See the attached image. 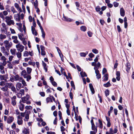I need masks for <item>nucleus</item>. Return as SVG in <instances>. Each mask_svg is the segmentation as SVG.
Returning a JSON list of instances; mask_svg holds the SVG:
<instances>
[{"mask_svg": "<svg viewBox=\"0 0 134 134\" xmlns=\"http://www.w3.org/2000/svg\"><path fill=\"white\" fill-rule=\"evenodd\" d=\"M1 26L2 27L1 29V32L3 34H7L8 27L5 24L3 23H2Z\"/></svg>", "mask_w": 134, "mask_h": 134, "instance_id": "f257e3e1", "label": "nucleus"}, {"mask_svg": "<svg viewBox=\"0 0 134 134\" xmlns=\"http://www.w3.org/2000/svg\"><path fill=\"white\" fill-rule=\"evenodd\" d=\"M4 43L5 44V47L6 49L8 50L9 48L12 45V44L11 42H9V41L5 40L4 41Z\"/></svg>", "mask_w": 134, "mask_h": 134, "instance_id": "f03ea898", "label": "nucleus"}, {"mask_svg": "<svg viewBox=\"0 0 134 134\" xmlns=\"http://www.w3.org/2000/svg\"><path fill=\"white\" fill-rule=\"evenodd\" d=\"M16 47L18 51L20 52H22L24 49V46L20 43H19L16 46Z\"/></svg>", "mask_w": 134, "mask_h": 134, "instance_id": "7ed1b4c3", "label": "nucleus"}, {"mask_svg": "<svg viewBox=\"0 0 134 134\" xmlns=\"http://www.w3.org/2000/svg\"><path fill=\"white\" fill-rule=\"evenodd\" d=\"M17 123L19 125H22L23 124V118L20 115H18L17 117Z\"/></svg>", "mask_w": 134, "mask_h": 134, "instance_id": "20e7f679", "label": "nucleus"}, {"mask_svg": "<svg viewBox=\"0 0 134 134\" xmlns=\"http://www.w3.org/2000/svg\"><path fill=\"white\" fill-rule=\"evenodd\" d=\"M62 20L65 21L67 22H70L73 21L74 20L72 19L68 18V17L64 16V14H63V17Z\"/></svg>", "mask_w": 134, "mask_h": 134, "instance_id": "39448f33", "label": "nucleus"}, {"mask_svg": "<svg viewBox=\"0 0 134 134\" xmlns=\"http://www.w3.org/2000/svg\"><path fill=\"white\" fill-rule=\"evenodd\" d=\"M96 66L94 67V69L95 70V72L96 74V76L97 79H98L101 77V75L99 73L98 68L96 69Z\"/></svg>", "mask_w": 134, "mask_h": 134, "instance_id": "423d86ee", "label": "nucleus"}, {"mask_svg": "<svg viewBox=\"0 0 134 134\" xmlns=\"http://www.w3.org/2000/svg\"><path fill=\"white\" fill-rule=\"evenodd\" d=\"M21 102L23 103H26V102L29 99V95L27 94L26 97H22L21 98Z\"/></svg>", "mask_w": 134, "mask_h": 134, "instance_id": "0eeeda50", "label": "nucleus"}, {"mask_svg": "<svg viewBox=\"0 0 134 134\" xmlns=\"http://www.w3.org/2000/svg\"><path fill=\"white\" fill-rule=\"evenodd\" d=\"M8 79V75H0V80H4L7 82V80Z\"/></svg>", "mask_w": 134, "mask_h": 134, "instance_id": "6e6552de", "label": "nucleus"}, {"mask_svg": "<svg viewBox=\"0 0 134 134\" xmlns=\"http://www.w3.org/2000/svg\"><path fill=\"white\" fill-rule=\"evenodd\" d=\"M15 79V81H18L19 82H21L22 80V78L20 77L18 75L16 74L15 76H13Z\"/></svg>", "mask_w": 134, "mask_h": 134, "instance_id": "1a4fd4ad", "label": "nucleus"}, {"mask_svg": "<svg viewBox=\"0 0 134 134\" xmlns=\"http://www.w3.org/2000/svg\"><path fill=\"white\" fill-rule=\"evenodd\" d=\"M16 99V96H14L11 98L12 104L13 106L15 105L16 104V102L15 99Z\"/></svg>", "mask_w": 134, "mask_h": 134, "instance_id": "9d476101", "label": "nucleus"}, {"mask_svg": "<svg viewBox=\"0 0 134 134\" xmlns=\"http://www.w3.org/2000/svg\"><path fill=\"white\" fill-rule=\"evenodd\" d=\"M20 14H17L14 15V19L17 21L20 22Z\"/></svg>", "mask_w": 134, "mask_h": 134, "instance_id": "9b49d317", "label": "nucleus"}, {"mask_svg": "<svg viewBox=\"0 0 134 134\" xmlns=\"http://www.w3.org/2000/svg\"><path fill=\"white\" fill-rule=\"evenodd\" d=\"M14 118L12 116H9L7 120V122L8 124L11 123L13 121Z\"/></svg>", "mask_w": 134, "mask_h": 134, "instance_id": "f8f14e48", "label": "nucleus"}, {"mask_svg": "<svg viewBox=\"0 0 134 134\" xmlns=\"http://www.w3.org/2000/svg\"><path fill=\"white\" fill-rule=\"evenodd\" d=\"M14 6L17 9V10L19 12V13L22 12V10L21 8L19 7L18 4L15 3L14 4Z\"/></svg>", "mask_w": 134, "mask_h": 134, "instance_id": "ddd939ff", "label": "nucleus"}, {"mask_svg": "<svg viewBox=\"0 0 134 134\" xmlns=\"http://www.w3.org/2000/svg\"><path fill=\"white\" fill-rule=\"evenodd\" d=\"M31 28L32 34L33 35H34L35 36H37V33L36 31L35 27L33 26H31Z\"/></svg>", "mask_w": 134, "mask_h": 134, "instance_id": "4468645a", "label": "nucleus"}, {"mask_svg": "<svg viewBox=\"0 0 134 134\" xmlns=\"http://www.w3.org/2000/svg\"><path fill=\"white\" fill-rule=\"evenodd\" d=\"M12 38L14 40L13 42L15 43H18L19 41L17 40V37L16 36H12Z\"/></svg>", "mask_w": 134, "mask_h": 134, "instance_id": "2eb2a0df", "label": "nucleus"}, {"mask_svg": "<svg viewBox=\"0 0 134 134\" xmlns=\"http://www.w3.org/2000/svg\"><path fill=\"white\" fill-rule=\"evenodd\" d=\"M89 86L92 93V94H94L95 93V91L92 85V84L90 83L89 84Z\"/></svg>", "mask_w": 134, "mask_h": 134, "instance_id": "dca6fc26", "label": "nucleus"}, {"mask_svg": "<svg viewBox=\"0 0 134 134\" xmlns=\"http://www.w3.org/2000/svg\"><path fill=\"white\" fill-rule=\"evenodd\" d=\"M22 84L18 82L17 83L16 85V88L18 90H19L21 88Z\"/></svg>", "mask_w": 134, "mask_h": 134, "instance_id": "f3484780", "label": "nucleus"}, {"mask_svg": "<svg viewBox=\"0 0 134 134\" xmlns=\"http://www.w3.org/2000/svg\"><path fill=\"white\" fill-rule=\"evenodd\" d=\"M7 25L9 26H10L11 25H14V21L12 20H11L6 23Z\"/></svg>", "mask_w": 134, "mask_h": 134, "instance_id": "a211bd4d", "label": "nucleus"}, {"mask_svg": "<svg viewBox=\"0 0 134 134\" xmlns=\"http://www.w3.org/2000/svg\"><path fill=\"white\" fill-rule=\"evenodd\" d=\"M120 14L121 16H124L125 15V12L123 8H121L120 9Z\"/></svg>", "mask_w": 134, "mask_h": 134, "instance_id": "6ab92c4d", "label": "nucleus"}, {"mask_svg": "<svg viewBox=\"0 0 134 134\" xmlns=\"http://www.w3.org/2000/svg\"><path fill=\"white\" fill-rule=\"evenodd\" d=\"M126 70L127 72H128L131 67L130 64L129 63H127L126 65Z\"/></svg>", "mask_w": 134, "mask_h": 134, "instance_id": "aec40b11", "label": "nucleus"}, {"mask_svg": "<svg viewBox=\"0 0 134 134\" xmlns=\"http://www.w3.org/2000/svg\"><path fill=\"white\" fill-rule=\"evenodd\" d=\"M21 100H20V104L19 106V108L20 110L22 111L24 109V105L21 103Z\"/></svg>", "mask_w": 134, "mask_h": 134, "instance_id": "412c9836", "label": "nucleus"}, {"mask_svg": "<svg viewBox=\"0 0 134 134\" xmlns=\"http://www.w3.org/2000/svg\"><path fill=\"white\" fill-rule=\"evenodd\" d=\"M42 64L43 68L45 70V72H47V68L46 67L47 64L43 61H42Z\"/></svg>", "mask_w": 134, "mask_h": 134, "instance_id": "4be33fe9", "label": "nucleus"}, {"mask_svg": "<svg viewBox=\"0 0 134 134\" xmlns=\"http://www.w3.org/2000/svg\"><path fill=\"white\" fill-rule=\"evenodd\" d=\"M21 75L22 76H23L24 77H25L27 75L26 71L25 70L22 71L21 72Z\"/></svg>", "mask_w": 134, "mask_h": 134, "instance_id": "5701e85b", "label": "nucleus"}, {"mask_svg": "<svg viewBox=\"0 0 134 134\" xmlns=\"http://www.w3.org/2000/svg\"><path fill=\"white\" fill-rule=\"evenodd\" d=\"M64 70V69L61 68V72L62 74H63L66 77L67 79H68V76L66 75V73L64 71H63Z\"/></svg>", "mask_w": 134, "mask_h": 134, "instance_id": "b1692460", "label": "nucleus"}, {"mask_svg": "<svg viewBox=\"0 0 134 134\" xmlns=\"http://www.w3.org/2000/svg\"><path fill=\"white\" fill-rule=\"evenodd\" d=\"M6 86L8 88H11L12 86L14 85L12 83H7L5 84Z\"/></svg>", "mask_w": 134, "mask_h": 134, "instance_id": "393cba45", "label": "nucleus"}, {"mask_svg": "<svg viewBox=\"0 0 134 134\" xmlns=\"http://www.w3.org/2000/svg\"><path fill=\"white\" fill-rule=\"evenodd\" d=\"M0 88L1 90L4 92L7 91L8 90V88L6 85L4 87H0Z\"/></svg>", "mask_w": 134, "mask_h": 134, "instance_id": "a878e982", "label": "nucleus"}, {"mask_svg": "<svg viewBox=\"0 0 134 134\" xmlns=\"http://www.w3.org/2000/svg\"><path fill=\"white\" fill-rule=\"evenodd\" d=\"M17 57L19 58V60H20L21 58V52H18L16 53Z\"/></svg>", "mask_w": 134, "mask_h": 134, "instance_id": "bb28decb", "label": "nucleus"}, {"mask_svg": "<svg viewBox=\"0 0 134 134\" xmlns=\"http://www.w3.org/2000/svg\"><path fill=\"white\" fill-rule=\"evenodd\" d=\"M80 74L81 77H87V75L84 72L81 71L80 72Z\"/></svg>", "mask_w": 134, "mask_h": 134, "instance_id": "cd10ccee", "label": "nucleus"}, {"mask_svg": "<svg viewBox=\"0 0 134 134\" xmlns=\"http://www.w3.org/2000/svg\"><path fill=\"white\" fill-rule=\"evenodd\" d=\"M10 52L11 54L13 55H15L16 54V49H11L10 50Z\"/></svg>", "mask_w": 134, "mask_h": 134, "instance_id": "c85d7f7f", "label": "nucleus"}, {"mask_svg": "<svg viewBox=\"0 0 134 134\" xmlns=\"http://www.w3.org/2000/svg\"><path fill=\"white\" fill-rule=\"evenodd\" d=\"M80 29L81 31L85 32L86 31L87 28L85 26H82L80 27Z\"/></svg>", "mask_w": 134, "mask_h": 134, "instance_id": "c756f323", "label": "nucleus"}, {"mask_svg": "<svg viewBox=\"0 0 134 134\" xmlns=\"http://www.w3.org/2000/svg\"><path fill=\"white\" fill-rule=\"evenodd\" d=\"M6 38V36L4 35L1 34L0 35V38L2 40L5 38Z\"/></svg>", "mask_w": 134, "mask_h": 134, "instance_id": "7c9ffc66", "label": "nucleus"}, {"mask_svg": "<svg viewBox=\"0 0 134 134\" xmlns=\"http://www.w3.org/2000/svg\"><path fill=\"white\" fill-rule=\"evenodd\" d=\"M25 116V118L26 120L25 119H24V120L25 121H28V120L29 119V114L27 113H26Z\"/></svg>", "mask_w": 134, "mask_h": 134, "instance_id": "2f4dec72", "label": "nucleus"}, {"mask_svg": "<svg viewBox=\"0 0 134 134\" xmlns=\"http://www.w3.org/2000/svg\"><path fill=\"white\" fill-rule=\"evenodd\" d=\"M18 36L19 38L22 41H24L25 40V38L21 36L19 34H18Z\"/></svg>", "mask_w": 134, "mask_h": 134, "instance_id": "473e14b6", "label": "nucleus"}, {"mask_svg": "<svg viewBox=\"0 0 134 134\" xmlns=\"http://www.w3.org/2000/svg\"><path fill=\"white\" fill-rule=\"evenodd\" d=\"M111 85V84L109 82H108L107 83L103 84V86L107 87H109Z\"/></svg>", "mask_w": 134, "mask_h": 134, "instance_id": "72a5a7b5", "label": "nucleus"}, {"mask_svg": "<svg viewBox=\"0 0 134 134\" xmlns=\"http://www.w3.org/2000/svg\"><path fill=\"white\" fill-rule=\"evenodd\" d=\"M27 71V74H30L31 72L32 69L31 68L29 67H27L26 68Z\"/></svg>", "mask_w": 134, "mask_h": 134, "instance_id": "f704fd0d", "label": "nucleus"}, {"mask_svg": "<svg viewBox=\"0 0 134 134\" xmlns=\"http://www.w3.org/2000/svg\"><path fill=\"white\" fill-rule=\"evenodd\" d=\"M40 29L41 30V32L42 33V37L43 38H45V32H44L43 28H42V29Z\"/></svg>", "mask_w": 134, "mask_h": 134, "instance_id": "c9c22d12", "label": "nucleus"}, {"mask_svg": "<svg viewBox=\"0 0 134 134\" xmlns=\"http://www.w3.org/2000/svg\"><path fill=\"white\" fill-rule=\"evenodd\" d=\"M98 122L99 124V127L101 129L103 128V124L102 121L99 119L98 120Z\"/></svg>", "mask_w": 134, "mask_h": 134, "instance_id": "e433bc0d", "label": "nucleus"}, {"mask_svg": "<svg viewBox=\"0 0 134 134\" xmlns=\"http://www.w3.org/2000/svg\"><path fill=\"white\" fill-rule=\"evenodd\" d=\"M26 77L24 78H26V80L27 81H29L31 79V76L30 75H29L27 74L26 76Z\"/></svg>", "mask_w": 134, "mask_h": 134, "instance_id": "4c0bfd02", "label": "nucleus"}, {"mask_svg": "<svg viewBox=\"0 0 134 134\" xmlns=\"http://www.w3.org/2000/svg\"><path fill=\"white\" fill-rule=\"evenodd\" d=\"M47 102L48 103L50 101L51 102H52L53 101L52 99V98L50 97H48L46 99Z\"/></svg>", "mask_w": 134, "mask_h": 134, "instance_id": "58836bf2", "label": "nucleus"}, {"mask_svg": "<svg viewBox=\"0 0 134 134\" xmlns=\"http://www.w3.org/2000/svg\"><path fill=\"white\" fill-rule=\"evenodd\" d=\"M4 19H5V22L6 23H7V22L11 20L10 18H9V16H5L4 17Z\"/></svg>", "mask_w": 134, "mask_h": 134, "instance_id": "ea45409f", "label": "nucleus"}, {"mask_svg": "<svg viewBox=\"0 0 134 134\" xmlns=\"http://www.w3.org/2000/svg\"><path fill=\"white\" fill-rule=\"evenodd\" d=\"M108 74H105L104 75V81H107L108 80Z\"/></svg>", "mask_w": 134, "mask_h": 134, "instance_id": "a19ab883", "label": "nucleus"}, {"mask_svg": "<svg viewBox=\"0 0 134 134\" xmlns=\"http://www.w3.org/2000/svg\"><path fill=\"white\" fill-rule=\"evenodd\" d=\"M11 11L13 12V14L17 13V11L15 10L13 6L11 8Z\"/></svg>", "mask_w": 134, "mask_h": 134, "instance_id": "79ce46f5", "label": "nucleus"}, {"mask_svg": "<svg viewBox=\"0 0 134 134\" xmlns=\"http://www.w3.org/2000/svg\"><path fill=\"white\" fill-rule=\"evenodd\" d=\"M92 52L95 54H97L98 53V51L96 49H93L92 50Z\"/></svg>", "mask_w": 134, "mask_h": 134, "instance_id": "37998d69", "label": "nucleus"}, {"mask_svg": "<svg viewBox=\"0 0 134 134\" xmlns=\"http://www.w3.org/2000/svg\"><path fill=\"white\" fill-rule=\"evenodd\" d=\"M37 24L38 25V26H39L40 29L43 28L42 27V26L41 25L40 23V22L39 21L38 19L37 20Z\"/></svg>", "mask_w": 134, "mask_h": 134, "instance_id": "c03bdc74", "label": "nucleus"}, {"mask_svg": "<svg viewBox=\"0 0 134 134\" xmlns=\"http://www.w3.org/2000/svg\"><path fill=\"white\" fill-rule=\"evenodd\" d=\"M29 55V53L27 51H25L24 52L23 56L24 57H26L28 56Z\"/></svg>", "mask_w": 134, "mask_h": 134, "instance_id": "a18cd8bd", "label": "nucleus"}, {"mask_svg": "<svg viewBox=\"0 0 134 134\" xmlns=\"http://www.w3.org/2000/svg\"><path fill=\"white\" fill-rule=\"evenodd\" d=\"M19 60H15L14 61H13V63L14 65H16L18 64L19 63Z\"/></svg>", "mask_w": 134, "mask_h": 134, "instance_id": "49530a36", "label": "nucleus"}, {"mask_svg": "<svg viewBox=\"0 0 134 134\" xmlns=\"http://www.w3.org/2000/svg\"><path fill=\"white\" fill-rule=\"evenodd\" d=\"M0 9L1 10H3L4 9V8L2 4L0 3Z\"/></svg>", "mask_w": 134, "mask_h": 134, "instance_id": "de8ad7c7", "label": "nucleus"}, {"mask_svg": "<svg viewBox=\"0 0 134 134\" xmlns=\"http://www.w3.org/2000/svg\"><path fill=\"white\" fill-rule=\"evenodd\" d=\"M19 28V30L21 32H23V30L22 29V24H20L19 26H18Z\"/></svg>", "mask_w": 134, "mask_h": 134, "instance_id": "09e8293b", "label": "nucleus"}, {"mask_svg": "<svg viewBox=\"0 0 134 134\" xmlns=\"http://www.w3.org/2000/svg\"><path fill=\"white\" fill-rule=\"evenodd\" d=\"M97 128L95 129V131H91L90 132V134H96L97 132Z\"/></svg>", "mask_w": 134, "mask_h": 134, "instance_id": "8fccbe9b", "label": "nucleus"}, {"mask_svg": "<svg viewBox=\"0 0 134 134\" xmlns=\"http://www.w3.org/2000/svg\"><path fill=\"white\" fill-rule=\"evenodd\" d=\"M2 12L4 16H6L8 14V13L7 11L6 10H4Z\"/></svg>", "mask_w": 134, "mask_h": 134, "instance_id": "3c124183", "label": "nucleus"}, {"mask_svg": "<svg viewBox=\"0 0 134 134\" xmlns=\"http://www.w3.org/2000/svg\"><path fill=\"white\" fill-rule=\"evenodd\" d=\"M80 54L81 56L82 57H85L86 55V54L85 53H80Z\"/></svg>", "mask_w": 134, "mask_h": 134, "instance_id": "603ef678", "label": "nucleus"}, {"mask_svg": "<svg viewBox=\"0 0 134 134\" xmlns=\"http://www.w3.org/2000/svg\"><path fill=\"white\" fill-rule=\"evenodd\" d=\"M0 60H3V61L6 60V58L4 56L2 55L1 58Z\"/></svg>", "mask_w": 134, "mask_h": 134, "instance_id": "864d4df0", "label": "nucleus"}, {"mask_svg": "<svg viewBox=\"0 0 134 134\" xmlns=\"http://www.w3.org/2000/svg\"><path fill=\"white\" fill-rule=\"evenodd\" d=\"M1 51L2 53L4 52V51H5L6 50L5 47L4 46L1 47Z\"/></svg>", "mask_w": 134, "mask_h": 134, "instance_id": "5fc2aeb1", "label": "nucleus"}, {"mask_svg": "<svg viewBox=\"0 0 134 134\" xmlns=\"http://www.w3.org/2000/svg\"><path fill=\"white\" fill-rule=\"evenodd\" d=\"M26 112L24 113H20V115H19L22 118L24 117L25 116V115H26Z\"/></svg>", "mask_w": 134, "mask_h": 134, "instance_id": "6e6d98bb", "label": "nucleus"}, {"mask_svg": "<svg viewBox=\"0 0 134 134\" xmlns=\"http://www.w3.org/2000/svg\"><path fill=\"white\" fill-rule=\"evenodd\" d=\"M11 90L13 92H16V89L15 87L14 86V85L12 86L11 88Z\"/></svg>", "mask_w": 134, "mask_h": 134, "instance_id": "4d7b16f0", "label": "nucleus"}, {"mask_svg": "<svg viewBox=\"0 0 134 134\" xmlns=\"http://www.w3.org/2000/svg\"><path fill=\"white\" fill-rule=\"evenodd\" d=\"M100 65V64L99 62H98L97 64H96L95 66L94 67L96 66V69L98 68H99Z\"/></svg>", "mask_w": 134, "mask_h": 134, "instance_id": "13d9d810", "label": "nucleus"}, {"mask_svg": "<svg viewBox=\"0 0 134 134\" xmlns=\"http://www.w3.org/2000/svg\"><path fill=\"white\" fill-rule=\"evenodd\" d=\"M11 127L13 129H15L16 127L15 124V123H13Z\"/></svg>", "mask_w": 134, "mask_h": 134, "instance_id": "bf43d9fd", "label": "nucleus"}, {"mask_svg": "<svg viewBox=\"0 0 134 134\" xmlns=\"http://www.w3.org/2000/svg\"><path fill=\"white\" fill-rule=\"evenodd\" d=\"M25 61L26 62H27L29 60L32 61V60L31 58H26L24 59Z\"/></svg>", "mask_w": 134, "mask_h": 134, "instance_id": "052dcab7", "label": "nucleus"}, {"mask_svg": "<svg viewBox=\"0 0 134 134\" xmlns=\"http://www.w3.org/2000/svg\"><path fill=\"white\" fill-rule=\"evenodd\" d=\"M114 6L115 7H117L119 5V4L118 3L116 2H114L113 3Z\"/></svg>", "mask_w": 134, "mask_h": 134, "instance_id": "680f3d73", "label": "nucleus"}, {"mask_svg": "<svg viewBox=\"0 0 134 134\" xmlns=\"http://www.w3.org/2000/svg\"><path fill=\"white\" fill-rule=\"evenodd\" d=\"M87 34L88 36L90 37H92V33L90 31H88L87 32Z\"/></svg>", "mask_w": 134, "mask_h": 134, "instance_id": "e2e57ef3", "label": "nucleus"}, {"mask_svg": "<svg viewBox=\"0 0 134 134\" xmlns=\"http://www.w3.org/2000/svg\"><path fill=\"white\" fill-rule=\"evenodd\" d=\"M3 14L2 12H0V17L3 19H4L5 17Z\"/></svg>", "mask_w": 134, "mask_h": 134, "instance_id": "0e129e2a", "label": "nucleus"}, {"mask_svg": "<svg viewBox=\"0 0 134 134\" xmlns=\"http://www.w3.org/2000/svg\"><path fill=\"white\" fill-rule=\"evenodd\" d=\"M5 84V83L4 81H1L0 82V85L2 86H3Z\"/></svg>", "mask_w": 134, "mask_h": 134, "instance_id": "69168bd1", "label": "nucleus"}, {"mask_svg": "<svg viewBox=\"0 0 134 134\" xmlns=\"http://www.w3.org/2000/svg\"><path fill=\"white\" fill-rule=\"evenodd\" d=\"M51 83L52 85L54 86L57 87V84L55 81H52Z\"/></svg>", "mask_w": 134, "mask_h": 134, "instance_id": "338daca9", "label": "nucleus"}, {"mask_svg": "<svg viewBox=\"0 0 134 134\" xmlns=\"http://www.w3.org/2000/svg\"><path fill=\"white\" fill-rule=\"evenodd\" d=\"M20 92H19L22 95H24V89H22L20 90Z\"/></svg>", "mask_w": 134, "mask_h": 134, "instance_id": "774afa93", "label": "nucleus"}]
</instances>
